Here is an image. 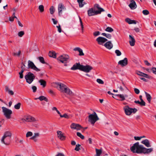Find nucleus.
I'll list each match as a JSON object with an SVG mask.
<instances>
[{
    "label": "nucleus",
    "instance_id": "58",
    "mask_svg": "<svg viewBox=\"0 0 156 156\" xmlns=\"http://www.w3.org/2000/svg\"><path fill=\"white\" fill-rule=\"evenodd\" d=\"M32 89L33 90V92H36L37 89V87L35 86H33L32 87Z\"/></svg>",
    "mask_w": 156,
    "mask_h": 156
},
{
    "label": "nucleus",
    "instance_id": "6",
    "mask_svg": "<svg viewBox=\"0 0 156 156\" xmlns=\"http://www.w3.org/2000/svg\"><path fill=\"white\" fill-rule=\"evenodd\" d=\"M11 135L12 134L9 131L5 132L1 139L2 142L5 144H6L7 143H5V139L7 138L8 139V141H10Z\"/></svg>",
    "mask_w": 156,
    "mask_h": 156
},
{
    "label": "nucleus",
    "instance_id": "54",
    "mask_svg": "<svg viewBox=\"0 0 156 156\" xmlns=\"http://www.w3.org/2000/svg\"><path fill=\"white\" fill-rule=\"evenodd\" d=\"M100 34V33L99 31H96L94 33L93 35L95 36H96L98 35H99Z\"/></svg>",
    "mask_w": 156,
    "mask_h": 156
},
{
    "label": "nucleus",
    "instance_id": "56",
    "mask_svg": "<svg viewBox=\"0 0 156 156\" xmlns=\"http://www.w3.org/2000/svg\"><path fill=\"white\" fill-rule=\"evenodd\" d=\"M134 91L136 94H138L140 93L139 90L136 88L134 89Z\"/></svg>",
    "mask_w": 156,
    "mask_h": 156
},
{
    "label": "nucleus",
    "instance_id": "44",
    "mask_svg": "<svg viewBox=\"0 0 156 156\" xmlns=\"http://www.w3.org/2000/svg\"><path fill=\"white\" fill-rule=\"evenodd\" d=\"M153 151V148H146L147 154H148L150 153Z\"/></svg>",
    "mask_w": 156,
    "mask_h": 156
},
{
    "label": "nucleus",
    "instance_id": "55",
    "mask_svg": "<svg viewBox=\"0 0 156 156\" xmlns=\"http://www.w3.org/2000/svg\"><path fill=\"white\" fill-rule=\"evenodd\" d=\"M56 27L58 28V30L59 32L61 33L62 32V30L61 28L60 25H59L58 26H57Z\"/></svg>",
    "mask_w": 156,
    "mask_h": 156
},
{
    "label": "nucleus",
    "instance_id": "10",
    "mask_svg": "<svg viewBox=\"0 0 156 156\" xmlns=\"http://www.w3.org/2000/svg\"><path fill=\"white\" fill-rule=\"evenodd\" d=\"M94 9L96 11V13L97 14H100L102 12L104 11V10L102 8H101L98 4H95L94 6Z\"/></svg>",
    "mask_w": 156,
    "mask_h": 156
},
{
    "label": "nucleus",
    "instance_id": "50",
    "mask_svg": "<svg viewBox=\"0 0 156 156\" xmlns=\"http://www.w3.org/2000/svg\"><path fill=\"white\" fill-rule=\"evenodd\" d=\"M24 32L23 31H20L18 32V35L20 37H22L24 35Z\"/></svg>",
    "mask_w": 156,
    "mask_h": 156
},
{
    "label": "nucleus",
    "instance_id": "30",
    "mask_svg": "<svg viewBox=\"0 0 156 156\" xmlns=\"http://www.w3.org/2000/svg\"><path fill=\"white\" fill-rule=\"evenodd\" d=\"M49 56L55 58L56 57V54L55 52L53 51H50L48 53Z\"/></svg>",
    "mask_w": 156,
    "mask_h": 156
},
{
    "label": "nucleus",
    "instance_id": "61",
    "mask_svg": "<svg viewBox=\"0 0 156 156\" xmlns=\"http://www.w3.org/2000/svg\"><path fill=\"white\" fill-rule=\"evenodd\" d=\"M112 97L114 98H115V99H116L119 100V97L118 94L115 95H114V96H113Z\"/></svg>",
    "mask_w": 156,
    "mask_h": 156
},
{
    "label": "nucleus",
    "instance_id": "11",
    "mask_svg": "<svg viewBox=\"0 0 156 156\" xmlns=\"http://www.w3.org/2000/svg\"><path fill=\"white\" fill-rule=\"evenodd\" d=\"M93 69V67L87 65L84 66L82 65L81 71L86 73H89Z\"/></svg>",
    "mask_w": 156,
    "mask_h": 156
},
{
    "label": "nucleus",
    "instance_id": "31",
    "mask_svg": "<svg viewBox=\"0 0 156 156\" xmlns=\"http://www.w3.org/2000/svg\"><path fill=\"white\" fill-rule=\"evenodd\" d=\"M38 82L40 83L41 85L43 86V87H44L46 86V83L44 80L41 79L39 80Z\"/></svg>",
    "mask_w": 156,
    "mask_h": 156
},
{
    "label": "nucleus",
    "instance_id": "64",
    "mask_svg": "<svg viewBox=\"0 0 156 156\" xmlns=\"http://www.w3.org/2000/svg\"><path fill=\"white\" fill-rule=\"evenodd\" d=\"M55 156H65V155L62 153H58Z\"/></svg>",
    "mask_w": 156,
    "mask_h": 156
},
{
    "label": "nucleus",
    "instance_id": "57",
    "mask_svg": "<svg viewBox=\"0 0 156 156\" xmlns=\"http://www.w3.org/2000/svg\"><path fill=\"white\" fill-rule=\"evenodd\" d=\"M21 65L22 66L21 67V68L22 69V70H23L24 71V68L25 67L24 64L23 62H22L21 63Z\"/></svg>",
    "mask_w": 156,
    "mask_h": 156
},
{
    "label": "nucleus",
    "instance_id": "46",
    "mask_svg": "<svg viewBox=\"0 0 156 156\" xmlns=\"http://www.w3.org/2000/svg\"><path fill=\"white\" fill-rule=\"evenodd\" d=\"M125 21L128 23L129 24H131L132 20L129 18H127L125 19Z\"/></svg>",
    "mask_w": 156,
    "mask_h": 156
},
{
    "label": "nucleus",
    "instance_id": "3",
    "mask_svg": "<svg viewBox=\"0 0 156 156\" xmlns=\"http://www.w3.org/2000/svg\"><path fill=\"white\" fill-rule=\"evenodd\" d=\"M88 118L89 121L93 125H94L95 123L99 120V118L95 112H94L92 114L89 115L88 116Z\"/></svg>",
    "mask_w": 156,
    "mask_h": 156
},
{
    "label": "nucleus",
    "instance_id": "48",
    "mask_svg": "<svg viewBox=\"0 0 156 156\" xmlns=\"http://www.w3.org/2000/svg\"><path fill=\"white\" fill-rule=\"evenodd\" d=\"M80 145L78 144L76 145V147L75 148V150L77 151H78L80 149Z\"/></svg>",
    "mask_w": 156,
    "mask_h": 156
},
{
    "label": "nucleus",
    "instance_id": "42",
    "mask_svg": "<svg viewBox=\"0 0 156 156\" xmlns=\"http://www.w3.org/2000/svg\"><path fill=\"white\" fill-rule=\"evenodd\" d=\"M38 59L42 63L44 64L45 63L44 59L43 57L41 56L39 57Z\"/></svg>",
    "mask_w": 156,
    "mask_h": 156
},
{
    "label": "nucleus",
    "instance_id": "28",
    "mask_svg": "<svg viewBox=\"0 0 156 156\" xmlns=\"http://www.w3.org/2000/svg\"><path fill=\"white\" fill-rule=\"evenodd\" d=\"M39 136V133H34V135L30 138V139L34 140L35 142H36L37 141L36 138L38 137Z\"/></svg>",
    "mask_w": 156,
    "mask_h": 156
},
{
    "label": "nucleus",
    "instance_id": "18",
    "mask_svg": "<svg viewBox=\"0 0 156 156\" xmlns=\"http://www.w3.org/2000/svg\"><path fill=\"white\" fill-rule=\"evenodd\" d=\"M87 14L89 16H94L97 14V13H96V11L94 10V8H91L88 10Z\"/></svg>",
    "mask_w": 156,
    "mask_h": 156
},
{
    "label": "nucleus",
    "instance_id": "62",
    "mask_svg": "<svg viewBox=\"0 0 156 156\" xmlns=\"http://www.w3.org/2000/svg\"><path fill=\"white\" fill-rule=\"evenodd\" d=\"M112 97L114 98H115V99H116L119 100V97L118 94L115 95H114V96H113Z\"/></svg>",
    "mask_w": 156,
    "mask_h": 156
},
{
    "label": "nucleus",
    "instance_id": "14",
    "mask_svg": "<svg viewBox=\"0 0 156 156\" xmlns=\"http://www.w3.org/2000/svg\"><path fill=\"white\" fill-rule=\"evenodd\" d=\"M70 128L73 129L79 130L82 128V126L78 124L72 123L70 125Z\"/></svg>",
    "mask_w": 156,
    "mask_h": 156
},
{
    "label": "nucleus",
    "instance_id": "34",
    "mask_svg": "<svg viewBox=\"0 0 156 156\" xmlns=\"http://www.w3.org/2000/svg\"><path fill=\"white\" fill-rule=\"evenodd\" d=\"M83 0H77L79 4V6L80 8L83 7L85 4L84 3L83 4Z\"/></svg>",
    "mask_w": 156,
    "mask_h": 156
},
{
    "label": "nucleus",
    "instance_id": "52",
    "mask_svg": "<svg viewBox=\"0 0 156 156\" xmlns=\"http://www.w3.org/2000/svg\"><path fill=\"white\" fill-rule=\"evenodd\" d=\"M142 12L143 14L145 15H148L149 12L147 10H144Z\"/></svg>",
    "mask_w": 156,
    "mask_h": 156
},
{
    "label": "nucleus",
    "instance_id": "37",
    "mask_svg": "<svg viewBox=\"0 0 156 156\" xmlns=\"http://www.w3.org/2000/svg\"><path fill=\"white\" fill-rule=\"evenodd\" d=\"M105 30L106 31L112 32L114 30L111 27H108Z\"/></svg>",
    "mask_w": 156,
    "mask_h": 156
},
{
    "label": "nucleus",
    "instance_id": "39",
    "mask_svg": "<svg viewBox=\"0 0 156 156\" xmlns=\"http://www.w3.org/2000/svg\"><path fill=\"white\" fill-rule=\"evenodd\" d=\"M60 117L61 118L64 117L67 119H69L70 118L69 116L66 113L64 114L63 115H60Z\"/></svg>",
    "mask_w": 156,
    "mask_h": 156
},
{
    "label": "nucleus",
    "instance_id": "4",
    "mask_svg": "<svg viewBox=\"0 0 156 156\" xmlns=\"http://www.w3.org/2000/svg\"><path fill=\"white\" fill-rule=\"evenodd\" d=\"M26 82L29 84L31 83L35 78L34 74L30 72H29L24 76Z\"/></svg>",
    "mask_w": 156,
    "mask_h": 156
},
{
    "label": "nucleus",
    "instance_id": "38",
    "mask_svg": "<svg viewBox=\"0 0 156 156\" xmlns=\"http://www.w3.org/2000/svg\"><path fill=\"white\" fill-rule=\"evenodd\" d=\"M55 11V9L53 6H51L50 8V13L51 14H52L54 13Z\"/></svg>",
    "mask_w": 156,
    "mask_h": 156
},
{
    "label": "nucleus",
    "instance_id": "32",
    "mask_svg": "<svg viewBox=\"0 0 156 156\" xmlns=\"http://www.w3.org/2000/svg\"><path fill=\"white\" fill-rule=\"evenodd\" d=\"M95 151L96 152V154L95 156H100V155L102 153V150L101 149H98L96 148Z\"/></svg>",
    "mask_w": 156,
    "mask_h": 156
},
{
    "label": "nucleus",
    "instance_id": "45",
    "mask_svg": "<svg viewBox=\"0 0 156 156\" xmlns=\"http://www.w3.org/2000/svg\"><path fill=\"white\" fill-rule=\"evenodd\" d=\"M96 81L98 83L100 84H103L104 83V81L100 79H97Z\"/></svg>",
    "mask_w": 156,
    "mask_h": 156
},
{
    "label": "nucleus",
    "instance_id": "27",
    "mask_svg": "<svg viewBox=\"0 0 156 156\" xmlns=\"http://www.w3.org/2000/svg\"><path fill=\"white\" fill-rule=\"evenodd\" d=\"M63 92L67 94L70 95H73L72 92L69 88L67 87H66V89Z\"/></svg>",
    "mask_w": 156,
    "mask_h": 156
},
{
    "label": "nucleus",
    "instance_id": "13",
    "mask_svg": "<svg viewBox=\"0 0 156 156\" xmlns=\"http://www.w3.org/2000/svg\"><path fill=\"white\" fill-rule=\"evenodd\" d=\"M96 41L100 45H103V44L107 41V39L104 37H100L96 39Z\"/></svg>",
    "mask_w": 156,
    "mask_h": 156
},
{
    "label": "nucleus",
    "instance_id": "15",
    "mask_svg": "<svg viewBox=\"0 0 156 156\" xmlns=\"http://www.w3.org/2000/svg\"><path fill=\"white\" fill-rule=\"evenodd\" d=\"M82 65H80V63H76L73 65L71 68V69L72 70L79 69L81 70Z\"/></svg>",
    "mask_w": 156,
    "mask_h": 156
},
{
    "label": "nucleus",
    "instance_id": "22",
    "mask_svg": "<svg viewBox=\"0 0 156 156\" xmlns=\"http://www.w3.org/2000/svg\"><path fill=\"white\" fill-rule=\"evenodd\" d=\"M129 6L132 9H135L137 7L135 2L133 0L131 1V3L129 5Z\"/></svg>",
    "mask_w": 156,
    "mask_h": 156
},
{
    "label": "nucleus",
    "instance_id": "7",
    "mask_svg": "<svg viewBox=\"0 0 156 156\" xmlns=\"http://www.w3.org/2000/svg\"><path fill=\"white\" fill-rule=\"evenodd\" d=\"M52 85L57 88L59 87L60 89V90L63 92L67 87L66 85L59 82L53 83Z\"/></svg>",
    "mask_w": 156,
    "mask_h": 156
},
{
    "label": "nucleus",
    "instance_id": "59",
    "mask_svg": "<svg viewBox=\"0 0 156 156\" xmlns=\"http://www.w3.org/2000/svg\"><path fill=\"white\" fill-rule=\"evenodd\" d=\"M145 102L143 100L141 101L140 105L141 106H145Z\"/></svg>",
    "mask_w": 156,
    "mask_h": 156
},
{
    "label": "nucleus",
    "instance_id": "16",
    "mask_svg": "<svg viewBox=\"0 0 156 156\" xmlns=\"http://www.w3.org/2000/svg\"><path fill=\"white\" fill-rule=\"evenodd\" d=\"M66 9L65 6L62 3H59L58 6V14L62 13V10H65Z\"/></svg>",
    "mask_w": 156,
    "mask_h": 156
},
{
    "label": "nucleus",
    "instance_id": "26",
    "mask_svg": "<svg viewBox=\"0 0 156 156\" xmlns=\"http://www.w3.org/2000/svg\"><path fill=\"white\" fill-rule=\"evenodd\" d=\"M5 91L8 92L9 94L11 95H13L14 94V92L12 90H10L8 86H5Z\"/></svg>",
    "mask_w": 156,
    "mask_h": 156
},
{
    "label": "nucleus",
    "instance_id": "35",
    "mask_svg": "<svg viewBox=\"0 0 156 156\" xmlns=\"http://www.w3.org/2000/svg\"><path fill=\"white\" fill-rule=\"evenodd\" d=\"M119 97V98H120V99H119V100L120 101H124L125 100V96H124L123 94H118Z\"/></svg>",
    "mask_w": 156,
    "mask_h": 156
},
{
    "label": "nucleus",
    "instance_id": "8",
    "mask_svg": "<svg viewBox=\"0 0 156 156\" xmlns=\"http://www.w3.org/2000/svg\"><path fill=\"white\" fill-rule=\"evenodd\" d=\"M28 68H30L37 72L40 71V69L38 68L32 61L28 60Z\"/></svg>",
    "mask_w": 156,
    "mask_h": 156
},
{
    "label": "nucleus",
    "instance_id": "12",
    "mask_svg": "<svg viewBox=\"0 0 156 156\" xmlns=\"http://www.w3.org/2000/svg\"><path fill=\"white\" fill-rule=\"evenodd\" d=\"M23 120L26 122H34L38 121V120L36 119L35 118L29 115L25 117Z\"/></svg>",
    "mask_w": 156,
    "mask_h": 156
},
{
    "label": "nucleus",
    "instance_id": "2",
    "mask_svg": "<svg viewBox=\"0 0 156 156\" xmlns=\"http://www.w3.org/2000/svg\"><path fill=\"white\" fill-rule=\"evenodd\" d=\"M123 109L125 114L127 115H130L132 113H135L137 111L136 108H130L128 105L124 106Z\"/></svg>",
    "mask_w": 156,
    "mask_h": 156
},
{
    "label": "nucleus",
    "instance_id": "49",
    "mask_svg": "<svg viewBox=\"0 0 156 156\" xmlns=\"http://www.w3.org/2000/svg\"><path fill=\"white\" fill-rule=\"evenodd\" d=\"M115 53L117 56H119L121 55L122 54L120 51L118 50H116L115 51Z\"/></svg>",
    "mask_w": 156,
    "mask_h": 156
},
{
    "label": "nucleus",
    "instance_id": "41",
    "mask_svg": "<svg viewBox=\"0 0 156 156\" xmlns=\"http://www.w3.org/2000/svg\"><path fill=\"white\" fill-rule=\"evenodd\" d=\"M21 106V103H18L14 106V108L16 109H19L20 108Z\"/></svg>",
    "mask_w": 156,
    "mask_h": 156
},
{
    "label": "nucleus",
    "instance_id": "21",
    "mask_svg": "<svg viewBox=\"0 0 156 156\" xmlns=\"http://www.w3.org/2000/svg\"><path fill=\"white\" fill-rule=\"evenodd\" d=\"M58 137L61 140H65V137L64 136L63 133L60 131H57V132Z\"/></svg>",
    "mask_w": 156,
    "mask_h": 156
},
{
    "label": "nucleus",
    "instance_id": "25",
    "mask_svg": "<svg viewBox=\"0 0 156 156\" xmlns=\"http://www.w3.org/2000/svg\"><path fill=\"white\" fill-rule=\"evenodd\" d=\"M141 143L144 144L147 147H150L151 146L150 145L149 141L147 139H145L143 140L141 142Z\"/></svg>",
    "mask_w": 156,
    "mask_h": 156
},
{
    "label": "nucleus",
    "instance_id": "9",
    "mask_svg": "<svg viewBox=\"0 0 156 156\" xmlns=\"http://www.w3.org/2000/svg\"><path fill=\"white\" fill-rule=\"evenodd\" d=\"M69 59V56L67 55L64 54L60 56L58 59L61 62L63 63L67 61Z\"/></svg>",
    "mask_w": 156,
    "mask_h": 156
},
{
    "label": "nucleus",
    "instance_id": "47",
    "mask_svg": "<svg viewBox=\"0 0 156 156\" xmlns=\"http://www.w3.org/2000/svg\"><path fill=\"white\" fill-rule=\"evenodd\" d=\"M21 51L20 50H19L17 53L15 52H13L12 53V55L13 56H19L21 54Z\"/></svg>",
    "mask_w": 156,
    "mask_h": 156
},
{
    "label": "nucleus",
    "instance_id": "19",
    "mask_svg": "<svg viewBox=\"0 0 156 156\" xmlns=\"http://www.w3.org/2000/svg\"><path fill=\"white\" fill-rule=\"evenodd\" d=\"M118 64L122 66H126L128 64L127 58H125L124 59L120 60L118 62Z\"/></svg>",
    "mask_w": 156,
    "mask_h": 156
},
{
    "label": "nucleus",
    "instance_id": "40",
    "mask_svg": "<svg viewBox=\"0 0 156 156\" xmlns=\"http://www.w3.org/2000/svg\"><path fill=\"white\" fill-rule=\"evenodd\" d=\"M77 135L80 138L82 139H83L84 138V136L82 135L80 133L77 132L76 133Z\"/></svg>",
    "mask_w": 156,
    "mask_h": 156
},
{
    "label": "nucleus",
    "instance_id": "63",
    "mask_svg": "<svg viewBox=\"0 0 156 156\" xmlns=\"http://www.w3.org/2000/svg\"><path fill=\"white\" fill-rule=\"evenodd\" d=\"M144 62L145 64L147 66H150L151 65V64L147 60H144Z\"/></svg>",
    "mask_w": 156,
    "mask_h": 156
},
{
    "label": "nucleus",
    "instance_id": "23",
    "mask_svg": "<svg viewBox=\"0 0 156 156\" xmlns=\"http://www.w3.org/2000/svg\"><path fill=\"white\" fill-rule=\"evenodd\" d=\"M104 46L107 49H111L113 47V44L111 41H109L106 42Z\"/></svg>",
    "mask_w": 156,
    "mask_h": 156
},
{
    "label": "nucleus",
    "instance_id": "36",
    "mask_svg": "<svg viewBox=\"0 0 156 156\" xmlns=\"http://www.w3.org/2000/svg\"><path fill=\"white\" fill-rule=\"evenodd\" d=\"M38 9L40 12H42L44 11V6L43 5H40L39 6Z\"/></svg>",
    "mask_w": 156,
    "mask_h": 156
},
{
    "label": "nucleus",
    "instance_id": "33",
    "mask_svg": "<svg viewBox=\"0 0 156 156\" xmlns=\"http://www.w3.org/2000/svg\"><path fill=\"white\" fill-rule=\"evenodd\" d=\"M145 93L146 94L147 101L150 103L151 99V95L146 92H145Z\"/></svg>",
    "mask_w": 156,
    "mask_h": 156
},
{
    "label": "nucleus",
    "instance_id": "24",
    "mask_svg": "<svg viewBox=\"0 0 156 156\" xmlns=\"http://www.w3.org/2000/svg\"><path fill=\"white\" fill-rule=\"evenodd\" d=\"M73 50L78 51L79 52V55L80 56H83L84 55V54L83 52V50L79 47L75 48L73 49Z\"/></svg>",
    "mask_w": 156,
    "mask_h": 156
},
{
    "label": "nucleus",
    "instance_id": "29",
    "mask_svg": "<svg viewBox=\"0 0 156 156\" xmlns=\"http://www.w3.org/2000/svg\"><path fill=\"white\" fill-rule=\"evenodd\" d=\"M37 99H39L41 101L44 100L46 102L48 101V98L43 96H41L39 98L35 99L36 100H37Z\"/></svg>",
    "mask_w": 156,
    "mask_h": 156
},
{
    "label": "nucleus",
    "instance_id": "20",
    "mask_svg": "<svg viewBox=\"0 0 156 156\" xmlns=\"http://www.w3.org/2000/svg\"><path fill=\"white\" fill-rule=\"evenodd\" d=\"M129 43L130 46H134L135 45V40L134 37H132L130 35L129 36Z\"/></svg>",
    "mask_w": 156,
    "mask_h": 156
},
{
    "label": "nucleus",
    "instance_id": "51",
    "mask_svg": "<svg viewBox=\"0 0 156 156\" xmlns=\"http://www.w3.org/2000/svg\"><path fill=\"white\" fill-rule=\"evenodd\" d=\"M24 71L23 70H21V71L19 73L20 75V77L21 79H22L23 78V73Z\"/></svg>",
    "mask_w": 156,
    "mask_h": 156
},
{
    "label": "nucleus",
    "instance_id": "43",
    "mask_svg": "<svg viewBox=\"0 0 156 156\" xmlns=\"http://www.w3.org/2000/svg\"><path fill=\"white\" fill-rule=\"evenodd\" d=\"M33 135V133L32 132L29 131L26 134V137H29Z\"/></svg>",
    "mask_w": 156,
    "mask_h": 156
},
{
    "label": "nucleus",
    "instance_id": "60",
    "mask_svg": "<svg viewBox=\"0 0 156 156\" xmlns=\"http://www.w3.org/2000/svg\"><path fill=\"white\" fill-rule=\"evenodd\" d=\"M112 97L114 98H115V99H116L119 100V97L118 94L115 95H114V96H113Z\"/></svg>",
    "mask_w": 156,
    "mask_h": 156
},
{
    "label": "nucleus",
    "instance_id": "5",
    "mask_svg": "<svg viewBox=\"0 0 156 156\" xmlns=\"http://www.w3.org/2000/svg\"><path fill=\"white\" fill-rule=\"evenodd\" d=\"M2 112L4 115L7 119H10L11 118V115L12 114V111L11 109L6 108L3 107H2Z\"/></svg>",
    "mask_w": 156,
    "mask_h": 156
},
{
    "label": "nucleus",
    "instance_id": "17",
    "mask_svg": "<svg viewBox=\"0 0 156 156\" xmlns=\"http://www.w3.org/2000/svg\"><path fill=\"white\" fill-rule=\"evenodd\" d=\"M135 73L136 74L139 76H142L148 79L150 78V77L147 74L142 73L138 70L136 71Z\"/></svg>",
    "mask_w": 156,
    "mask_h": 156
},
{
    "label": "nucleus",
    "instance_id": "53",
    "mask_svg": "<svg viewBox=\"0 0 156 156\" xmlns=\"http://www.w3.org/2000/svg\"><path fill=\"white\" fill-rule=\"evenodd\" d=\"M151 70L154 74L156 75V68L154 67L152 68Z\"/></svg>",
    "mask_w": 156,
    "mask_h": 156
},
{
    "label": "nucleus",
    "instance_id": "1",
    "mask_svg": "<svg viewBox=\"0 0 156 156\" xmlns=\"http://www.w3.org/2000/svg\"><path fill=\"white\" fill-rule=\"evenodd\" d=\"M130 149L133 153L147 154L146 148L142 145H140L139 142L134 144L131 147Z\"/></svg>",
    "mask_w": 156,
    "mask_h": 156
}]
</instances>
